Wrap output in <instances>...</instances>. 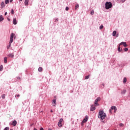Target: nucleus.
Returning <instances> with one entry per match:
<instances>
[{"instance_id":"f257e3e1","label":"nucleus","mask_w":130,"mask_h":130,"mask_svg":"<svg viewBox=\"0 0 130 130\" xmlns=\"http://www.w3.org/2000/svg\"><path fill=\"white\" fill-rule=\"evenodd\" d=\"M98 117L101 118V120H103V119H105L106 118V113H104L103 111H100Z\"/></svg>"},{"instance_id":"f03ea898","label":"nucleus","mask_w":130,"mask_h":130,"mask_svg":"<svg viewBox=\"0 0 130 130\" xmlns=\"http://www.w3.org/2000/svg\"><path fill=\"white\" fill-rule=\"evenodd\" d=\"M14 33H12L10 36V40L9 42V46L7 47V49H9L12 46V43H13V38H14Z\"/></svg>"},{"instance_id":"7ed1b4c3","label":"nucleus","mask_w":130,"mask_h":130,"mask_svg":"<svg viewBox=\"0 0 130 130\" xmlns=\"http://www.w3.org/2000/svg\"><path fill=\"white\" fill-rule=\"evenodd\" d=\"M105 8L107 10L112 8V4H111L110 2H106L105 4Z\"/></svg>"},{"instance_id":"20e7f679","label":"nucleus","mask_w":130,"mask_h":130,"mask_svg":"<svg viewBox=\"0 0 130 130\" xmlns=\"http://www.w3.org/2000/svg\"><path fill=\"white\" fill-rule=\"evenodd\" d=\"M100 100H101V98H98L95 102H94V106H99V104H98V102L100 101Z\"/></svg>"},{"instance_id":"39448f33","label":"nucleus","mask_w":130,"mask_h":130,"mask_svg":"<svg viewBox=\"0 0 130 130\" xmlns=\"http://www.w3.org/2000/svg\"><path fill=\"white\" fill-rule=\"evenodd\" d=\"M62 121H63V119L62 118H61L58 122V126H59V127H61V126H62V124H61Z\"/></svg>"},{"instance_id":"423d86ee","label":"nucleus","mask_w":130,"mask_h":130,"mask_svg":"<svg viewBox=\"0 0 130 130\" xmlns=\"http://www.w3.org/2000/svg\"><path fill=\"white\" fill-rule=\"evenodd\" d=\"M88 116H86L82 121V123H85V122H87V121H88Z\"/></svg>"},{"instance_id":"0eeeda50","label":"nucleus","mask_w":130,"mask_h":130,"mask_svg":"<svg viewBox=\"0 0 130 130\" xmlns=\"http://www.w3.org/2000/svg\"><path fill=\"white\" fill-rule=\"evenodd\" d=\"M120 46V45H123L124 47H126L127 46V45H126V43L125 42H122L121 43L119 44Z\"/></svg>"},{"instance_id":"6e6552de","label":"nucleus","mask_w":130,"mask_h":130,"mask_svg":"<svg viewBox=\"0 0 130 130\" xmlns=\"http://www.w3.org/2000/svg\"><path fill=\"white\" fill-rule=\"evenodd\" d=\"M52 104L53 105V106H56V100H53L52 101Z\"/></svg>"},{"instance_id":"1a4fd4ad","label":"nucleus","mask_w":130,"mask_h":130,"mask_svg":"<svg viewBox=\"0 0 130 130\" xmlns=\"http://www.w3.org/2000/svg\"><path fill=\"white\" fill-rule=\"evenodd\" d=\"M95 109H96V108H95V106H94V105H92L91 106L90 111H94V110H95Z\"/></svg>"},{"instance_id":"9d476101","label":"nucleus","mask_w":130,"mask_h":130,"mask_svg":"<svg viewBox=\"0 0 130 130\" xmlns=\"http://www.w3.org/2000/svg\"><path fill=\"white\" fill-rule=\"evenodd\" d=\"M12 125L13 126H16V125H17V121L16 120H14L13 122H12Z\"/></svg>"},{"instance_id":"9b49d317","label":"nucleus","mask_w":130,"mask_h":130,"mask_svg":"<svg viewBox=\"0 0 130 130\" xmlns=\"http://www.w3.org/2000/svg\"><path fill=\"white\" fill-rule=\"evenodd\" d=\"M1 6L2 9H3V8H5V7L6 6V5H5V2H2L1 3Z\"/></svg>"},{"instance_id":"f8f14e48","label":"nucleus","mask_w":130,"mask_h":130,"mask_svg":"<svg viewBox=\"0 0 130 130\" xmlns=\"http://www.w3.org/2000/svg\"><path fill=\"white\" fill-rule=\"evenodd\" d=\"M13 24H14V25H17V19L16 18L13 19Z\"/></svg>"},{"instance_id":"ddd939ff","label":"nucleus","mask_w":130,"mask_h":130,"mask_svg":"<svg viewBox=\"0 0 130 130\" xmlns=\"http://www.w3.org/2000/svg\"><path fill=\"white\" fill-rule=\"evenodd\" d=\"M8 56L9 57H12V58L14 57V53H10L8 55Z\"/></svg>"},{"instance_id":"4468645a","label":"nucleus","mask_w":130,"mask_h":130,"mask_svg":"<svg viewBox=\"0 0 130 130\" xmlns=\"http://www.w3.org/2000/svg\"><path fill=\"white\" fill-rule=\"evenodd\" d=\"M28 3H29V0H25V2H24L25 6H28Z\"/></svg>"},{"instance_id":"2eb2a0df","label":"nucleus","mask_w":130,"mask_h":130,"mask_svg":"<svg viewBox=\"0 0 130 130\" xmlns=\"http://www.w3.org/2000/svg\"><path fill=\"white\" fill-rule=\"evenodd\" d=\"M122 50V49L120 48V45H119V46L118 48V51H119V52H120Z\"/></svg>"},{"instance_id":"dca6fc26","label":"nucleus","mask_w":130,"mask_h":130,"mask_svg":"<svg viewBox=\"0 0 130 130\" xmlns=\"http://www.w3.org/2000/svg\"><path fill=\"white\" fill-rule=\"evenodd\" d=\"M111 109L112 110H115H115H116V107H115V106H112L111 107Z\"/></svg>"},{"instance_id":"f3484780","label":"nucleus","mask_w":130,"mask_h":130,"mask_svg":"<svg viewBox=\"0 0 130 130\" xmlns=\"http://www.w3.org/2000/svg\"><path fill=\"white\" fill-rule=\"evenodd\" d=\"M3 20H4V18L3 17V15H0V22H3Z\"/></svg>"},{"instance_id":"a211bd4d","label":"nucleus","mask_w":130,"mask_h":130,"mask_svg":"<svg viewBox=\"0 0 130 130\" xmlns=\"http://www.w3.org/2000/svg\"><path fill=\"white\" fill-rule=\"evenodd\" d=\"M7 57H4V62H5V63H7Z\"/></svg>"},{"instance_id":"6ab92c4d","label":"nucleus","mask_w":130,"mask_h":130,"mask_svg":"<svg viewBox=\"0 0 130 130\" xmlns=\"http://www.w3.org/2000/svg\"><path fill=\"white\" fill-rule=\"evenodd\" d=\"M123 82L124 84H125V83H126V77L124 78Z\"/></svg>"},{"instance_id":"aec40b11","label":"nucleus","mask_w":130,"mask_h":130,"mask_svg":"<svg viewBox=\"0 0 130 130\" xmlns=\"http://www.w3.org/2000/svg\"><path fill=\"white\" fill-rule=\"evenodd\" d=\"M3 69H4V67L3 65L0 66V72H2L3 71Z\"/></svg>"},{"instance_id":"412c9836","label":"nucleus","mask_w":130,"mask_h":130,"mask_svg":"<svg viewBox=\"0 0 130 130\" xmlns=\"http://www.w3.org/2000/svg\"><path fill=\"white\" fill-rule=\"evenodd\" d=\"M116 35V31L114 30L113 32V36H115Z\"/></svg>"},{"instance_id":"4be33fe9","label":"nucleus","mask_w":130,"mask_h":130,"mask_svg":"<svg viewBox=\"0 0 130 130\" xmlns=\"http://www.w3.org/2000/svg\"><path fill=\"white\" fill-rule=\"evenodd\" d=\"M2 98L3 99H5V98H6V94H2Z\"/></svg>"},{"instance_id":"5701e85b","label":"nucleus","mask_w":130,"mask_h":130,"mask_svg":"<svg viewBox=\"0 0 130 130\" xmlns=\"http://www.w3.org/2000/svg\"><path fill=\"white\" fill-rule=\"evenodd\" d=\"M39 72H41L42 71H43V69L42 67H40L38 69Z\"/></svg>"},{"instance_id":"b1692460","label":"nucleus","mask_w":130,"mask_h":130,"mask_svg":"<svg viewBox=\"0 0 130 130\" xmlns=\"http://www.w3.org/2000/svg\"><path fill=\"white\" fill-rule=\"evenodd\" d=\"M10 3V1L9 0H5V4L7 5V4H9Z\"/></svg>"},{"instance_id":"393cba45","label":"nucleus","mask_w":130,"mask_h":130,"mask_svg":"<svg viewBox=\"0 0 130 130\" xmlns=\"http://www.w3.org/2000/svg\"><path fill=\"white\" fill-rule=\"evenodd\" d=\"M90 15H91V16H93V15H94V10H92L91 13H90Z\"/></svg>"},{"instance_id":"a878e982","label":"nucleus","mask_w":130,"mask_h":130,"mask_svg":"<svg viewBox=\"0 0 130 130\" xmlns=\"http://www.w3.org/2000/svg\"><path fill=\"white\" fill-rule=\"evenodd\" d=\"M78 8H79V5L76 4L75 6V9L77 10V9H78Z\"/></svg>"},{"instance_id":"bb28decb","label":"nucleus","mask_w":130,"mask_h":130,"mask_svg":"<svg viewBox=\"0 0 130 130\" xmlns=\"http://www.w3.org/2000/svg\"><path fill=\"white\" fill-rule=\"evenodd\" d=\"M90 77V76H85V80H88V79H89V77Z\"/></svg>"},{"instance_id":"cd10ccee","label":"nucleus","mask_w":130,"mask_h":130,"mask_svg":"<svg viewBox=\"0 0 130 130\" xmlns=\"http://www.w3.org/2000/svg\"><path fill=\"white\" fill-rule=\"evenodd\" d=\"M10 128H9V127H6L5 128V129L4 130H9Z\"/></svg>"},{"instance_id":"c85d7f7f","label":"nucleus","mask_w":130,"mask_h":130,"mask_svg":"<svg viewBox=\"0 0 130 130\" xmlns=\"http://www.w3.org/2000/svg\"><path fill=\"white\" fill-rule=\"evenodd\" d=\"M11 14H12V15H14V9H12Z\"/></svg>"},{"instance_id":"c756f323","label":"nucleus","mask_w":130,"mask_h":130,"mask_svg":"<svg viewBox=\"0 0 130 130\" xmlns=\"http://www.w3.org/2000/svg\"><path fill=\"white\" fill-rule=\"evenodd\" d=\"M100 29L101 30V29H103V25H101L100 26Z\"/></svg>"},{"instance_id":"7c9ffc66","label":"nucleus","mask_w":130,"mask_h":130,"mask_svg":"<svg viewBox=\"0 0 130 130\" xmlns=\"http://www.w3.org/2000/svg\"><path fill=\"white\" fill-rule=\"evenodd\" d=\"M124 51H127L128 50V49L127 48L124 49Z\"/></svg>"},{"instance_id":"2f4dec72","label":"nucleus","mask_w":130,"mask_h":130,"mask_svg":"<svg viewBox=\"0 0 130 130\" xmlns=\"http://www.w3.org/2000/svg\"><path fill=\"white\" fill-rule=\"evenodd\" d=\"M125 92H126L125 90H123V91H122V93L123 94H125Z\"/></svg>"},{"instance_id":"473e14b6","label":"nucleus","mask_w":130,"mask_h":130,"mask_svg":"<svg viewBox=\"0 0 130 130\" xmlns=\"http://www.w3.org/2000/svg\"><path fill=\"white\" fill-rule=\"evenodd\" d=\"M119 125H120V126H123V123H120Z\"/></svg>"},{"instance_id":"72a5a7b5","label":"nucleus","mask_w":130,"mask_h":130,"mask_svg":"<svg viewBox=\"0 0 130 130\" xmlns=\"http://www.w3.org/2000/svg\"><path fill=\"white\" fill-rule=\"evenodd\" d=\"M15 97H20V94H17L15 95Z\"/></svg>"},{"instance_id":"f704fd0d","label":"nucleus","mask_w":130,"mask_h":130,"mask_svg":"<svg viewBox=\"0 0 130 130\" xmlns=\"http://www.w3.org/2000/svg\"><path fill=\"white\" fill-rule=\"evenodd\" d=\"M111 109H110V110H109V112H110V113H112V112L111 111Z\"/></svg>"},{"instance_id":"c9c22d12","label":"nucleus","mask_w":130,"mask_h":130,"mask_svg":"<svg viewBox=\"0 0 130 130\" xmlns=\"http://www.w3.org/2000/svg\"><path fill=\"white\" fill-rule=\"evenodd\" d=\"M121 2L122 3H124V2H125V0H121Z\"/></svg>"},{"instance_id":"e433bc0d","label":"nucleus","mask_w":130,"mask_h":130,"mask_svg":"<svg viewBox=\"0 0 130 130\" xmlns=\"http://www.w3.org/2000/svg\"><path fill=\"white\" fill-rule=\"evenodd\" d=\"M68 10H69V8L68 7H67L66 8V11H68Z\"/></svg>"},{"instance_id":"4c0bfd02","label":"nucleus","mask_w":130,"mask_h":130,"mask_svg":"<svg viewBox=\"0 0 130 130\" xmlns=\"http://www.w3.org/2000/svg\"><path fill=\"white\" fill-rule=\"evenodd\" d=\"M7 15H8V13H7V12H5V16H7Z\"/></svg>"},{"instance_id":"58836bf2","label":"nucleus","mask_w":130,"mask_h":130,"mask_svg":"<svg viewBox=\"0 0 130 130\" xmlns=\"http://www.w3.org/2000/svg\"><path fill=\"white\" fill-rule=\"evenodd\" d=\"M116 110H117V109L116 108V110L115 109L114 110V112L115 113L116 112Z\"/></svg>"},{"instance_id":"ea45409f","label":"nucleus","mask_w":130,"mask_h":130,"mask_svg":"<svg viewBox=\"0 0 130 130\" xmlns=\"http://www.w3.org/2000/svg\"><path fill=\"white\" fill-rule=\"evenodd\" d=\"M40 130H44V129H43V127H41V128H40Z\"/></svg>"},{"instance_id":"a19ab883","label":"nucleus","mask_w":130,"mask_h":130,"mask_svg":"<svg viewBox=\"0 0 130 130\" xmlns=\"http://www.w3.org/2000/svg\"><path fill=\"white\" fill-rule=\"evenodd\" d=\"M10 3H12L13 2V0H10Z\"/></svg>"},{"instance_id":"79ce46f5","label":"nucleus","mask_w":130,"mask_h":130,"mask_svg":"<svg viewBox=\"0 0 130 130\" xmlns=\"http://www.w3.org/2000/svg\"><path fill=\"white\" fill-rule=\"evenodd\" d=\"M58 21V19H55V21Z\"/></svg>"},{"instance_id":"37998d69","label":"nucleus","mask_w":130,"mask_h":130,"mask_svg":"<svg viewBox=\"0 0 130 130\" xmlns=\"http://www.w3.org/2000/svg\"><path fill=\"white\" fill-rule=\"evenodd\" d=\"M51 112H53V111H52V110H51Z\"/></svg>"},{"instance_id":"c03bdc74","label":"nucleus","mask_w":130,"mask_h":130,"mask_svg":"<svg viewBox=\"0 0 130 130\" xmlns=\"http://www.w3.org/2000/svg\"><path fill=\"white\" fill-rule=\"evenodd\" d=\"M34 130H37V129H36V128H34Z\"/></svg>"},{"instance_id":"a18cd8bd","label":"nucleus","mask_w":130,"mask_h":130,"mask_svg":"<svg viewBox=\"0 0 130 130\" xmlns=\"http://www.w3.org/2000/svg\"><path fill=\"white\" fill-rule=\"evenodd\" d=\"M21 2H22V1H23V0H20Z\"/></svg>"}]
</instances>
